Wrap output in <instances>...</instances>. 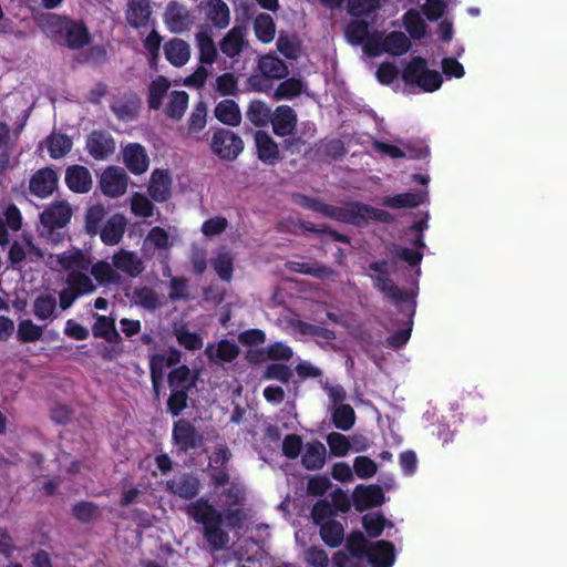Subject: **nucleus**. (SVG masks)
Returning a JSON list of instances; mask_svg holds the SVG:
<instances>
[{
  "label": "nucleus",
  "mask_w": 567,
  "mask_h": 567,
  "mask_svg": "<svg viewBox=\"0 0 567 567\" xmlns=\"http://www.w3.org/2000/svg\"><path fill=\"white\" fill-rule=\"evenodd\" d=\"M45 264L53 271L66 274V287L60 291V307L63 310L69 309L80 297L95 292L97 285L121 282V275L113 262H93L90 251L76 247L60 254H49Z\"/></svg>",
  "instance_id": "1"
},
{
  "label": "nucleus",
  "mask_w": 567,
  "mask_h": 567,
  "mask_svg": "<svg viewBox=\"0 0 567 567\" xmlns=\"http://www.w3.org/2000/svg\"><path fill=\"white\" fill-rule=\"evenodd\" d=\"M245 491L241 485L231 483L223 492L225 499L221 505L224 512L216 509L206 499H198L187 507V513L194 520L203 525V534L214 551L223 550L229 543V535L221 528L225 523L229 528H240L246 519V514L241 508H233L239 505L244 499Z\"/></svg>",
  "instance_id": "2"
},
{
  "label": "nucleus",
  "mask_w": 567,
  "mask_h": 567,
  "mask_svg": "<svg viewBox=\"0 0 567 567\" xmlns=\"http://www.w3.org/2000/svg\"><path fill=\"white\" fill-rule=\"evenodd\" d=\"M295 203L303 208L311 209L338 221L360 225L368 219H382L385 214L380 209L372 208L360 203H349L337 207L322 203L321 200L305 195H296Z\"/></svg>",
  "instance_id": "3"
},
{
  "label": "nucleus",
  "mask_w": 567,
  "mask_h": 567,
  "mask_svg": "<svg viewBox=\"0 0 567 567\" xmlns=\"http://www.w3.org/2000/svg\"><path fill=\"white\" fill-rule=\"evenodd\" d=\"M72 217V208L65 200L51 203L40 215L39 236L51 245L61 244L66 236L64 230Z\"/></svg>",
  "instance_id": "4"
},
{
  "label": "nucleus",
  "mask_w": 567,
  "mask_h": 567,
  "mask_svg": "<svg viewBox=\"0 0 567 567\" xmlns=\"http://www.w3.org/2000/svg\"><path fill=\"white\" fill-rule=\"evenodd\" d=\"M402 78L405 83L415 84L424 92L439 90L443 82L441 73L430 70L422 58H413L404 69Z\"/></svg>",
  "instance_id": "5"
},
{
  "label": "nucleus",
  "mask_w": 567,
  "mask_h": 567,
  "mask_svg": "<svg viewBox=\"0 0 567 567\" xmlns=\"http://www.w3.org/2000/svg\"><path fill=\"white\" fill-rule=\"evenodd\" d=\"M210 148L218 157L234 161L243 152L244 142L234 132L220 128L213 134Z\"/></svg>",
  "instance_id": "6"
},
{
  "label": "nucleus",
  "mask_w": 567,
  "mask_h": 567,
  "mask_svg": "<svg viewBox=\"0 0 567 567\" xmlns=\"http://www.w3.org/2000/svg\"><path fill=\"white\" fill-rule=\"evenodd\" d=\"M410 45V40L403 32L393 31L381 41L369 40L364 44V50L374 56L383 52L392 55H402L409 51Z\"/></svg>",
  "instance_id": "7"
},
{
  "label": "nucleus",
  "mask_w": 567,
  "mask_h": 567,
  "mask_svg": "<svg viewBox=\"0 0 567 567\" xmlns=\"http://www.w3.org/2000/svg\"><path fill=\"white\" fill-rule=\"evenodd\" d=\"M163 19L167 29L177 34L188 31L194 23V17L187 7L176 1L168 2Z\"/></svg>",
  "instance_id": "8"
},
{
  "label": "nucleus",
  "mask_w": 567,
  "mask_h": 567,
  "mask_svg": "<svg viewBox=\"0 0 567 567\" xmlns=\"http://www.w3.org/2000/svg\"><path fill=\"white\" fill-rule=\"evenodd\" d=\"M199 11L215 29L224 30L230 23V9L224 0H202Z\"/></svg>",
  "instance_id": "9"
},
{
  "label": "nucleus",
  "mask_w": 567,
  "mask_h": 567,
  "mask_svg": "<svg viewBox=\"0 0 567 567\" xmlns=\"http://www.w3.org/2000/svg\"><path fill=\"white\" fill-rule=\"evenodd\" d=\"M172 435L175 445L182 451L197 449L203 443V435L186 420L174 423Z\"/></svg>",
  "instance_id": "10"
},
{
  "label": "nucleus",
  "mask_w": 567,
  "mask_h": 567,
  "mask_svg": "<svg viewBox=\"0 0 567 567\" xmlns=\"http://www.w3.org/2000/svg\"><path fill=\"white\" fill-rule=\"evenodd\" d=\"M100 186L104 195L120 197L126 192L127 175L123 168L109 167L101 176Z\"/></svg>",
  "instance_id": "11"
},
{
  "label": "nucleus",
  "mask_w": 567,
  "mask_h": 567,
  "mask_svg": "<svg viewBox=\"0 0 567 567\" xmlns=\"http://www.w3.org/2000/svg\"><path fill=\"white\" fill-rule=\"evenodd\" d=\"M58 186V175L51 168H42L34 173L29 182V190L37 197L50 196Z\"/></svg>",
  "instance_id": "12"
},
{
  "label": "nucleus",
  "mask_w": 567,
  "mask_h": 567,
  "mask_svg": "<svg viewBox=\"0 0 567 567\" xmlns=\"http://www.w3.org/2000/svg\"><path fill=\"white\" fill-rule=\"evenodd\" d=\"M353 504L360 512L381 505L384 494L379 485H358L352 494Z\"/></svg>",
  "instance_id": "13"
},
{
  "label": "nucleus",
  "mask_w": 567,
  "mask_h": 567,
  "mask_svg": "<svg viewBox=\"0 0 567 567\" xmlns=\"http://www.w3.org/2000/svg\"><path fill=\"white\" fill-rule=\"evenodd\" d=\"M123 161L130 172L135 175L145 173L150 166L147 152L138 143H131L124 147Z\"/></svg>",
  "instance_id": "14"
},
{
  "label": "nucleus",
  "mask_w": 567,
  "mask_h": 567,
  "mask_svg": "<svg viewBox=\"0 0 567 567\" xmlns=\"http://www.w3.org/2000/svg\"><path fill=\"white\" fill-rule=\"evenodd\" d=\"M86 150L95 159H105L115 151V142L111 134L94 131L86 141Z\"/></svg>",
  "instance_id": "15"
},
{
  "label": "nucleus",
  "mask_w": 567,
  "mask_h": 567,
  "mask_svg": "<svg viewBox=\"0 0 567 567\" xmlns=\"http://www.w3.org/2000/svg\"><path fill=\"white\" fill-rule=\"evenodd\" d=\"M59 308L63 310L53 292L40 293L33 301V315L40 321L55 320L59 317Z\"/></svg>",
  "instance_id": "16"
},
{
  "label": "nucleus",
  "mask_w": 567,
  "mask_h": 567,
  "mask_svg": "<svg viewBox=\"0 0 567 567\" xmlns=\"http://www.w3.org/2000/svg\"><path fill=\"white\" fill-rule=\"evenodd\" d=\"M126 297L135 306L151 311L156 310L164 303V297L148 286L136 287L131 292L126 293Z\"/></svg>",
  "instance_id": "17"
},
{
  "label": "nucleus",
  "mask_w": 567,
  "mask_h": 567,
  "mask_svg": "<svg viewBox=\"0 0 567 567\" xmlns=\"http://www.w3.org/2000/svg\"><path fill=\"white\" fill-rule=\"evenodd\" d=\"M367 557L373 567H391L395 560L394 546L386 540L375 542L369 546Z\"/></svg>",
  "instance_id": "18"
},
{
  "label": "nucleus",
  "mask_w": 567,
  "mask_h": 567,
  "mask_svg": "<svg viewBox=\"0 0 567 567\" xmlns=\"http://www.w3.org/2000/svg\"><path fill=\"white\" fill-rule=\"evenodd\" d=\"M271 124L274 133L278 136H287L293 133L297 125V115L288 105H280L272 113Z\"/></svg>",
  "instance_id": "19"
},
{
  "label": "nucleus",
  "mask_w": 567,
  "mask_h": 567,
  "mask_svg": "<svg viewBox=\"0 0 567 567\" xmlns=\"http://www.w3.org/2000/svg\"><path fill=\"white\" fill-rule=\"evenodd\" d=\"M245 44V29L243 27L235 25L221 38L219 41V49L227 58L234 59L239 56Z\"/></svg>",
  "instance_id": "20"
},
{
  "label": "nucleus",
  "mask_w": 567,
  "mask_h": 567,
  "mask_svg": "<svg viewBox=\"0 0 567 567\" xmlns=\"http://www.w3.org/2000/svg\"><path fill=\"white\" fill-rule=\"evenodd\" d=\"M112 261L116 270L126 274L130 277H137L144 270V264L137 254L121 249L114 254Z\"/></svg>",
  "instance_id": "21"
},
{
  "label": "nucleus",
  "mask_w": 567,
  "mask_h": 567,
  "mask_svg": "<svg viewBox=\"0 0 567 567\" xmlns=\"http://www.w3.org/2000/svg\"><path fill=\"white\" fill-rule=\"evenodd\" d=\"M65 183L72 192L84 194L92 188V176L86 167L73 165L65 172Z\"/></svg>",
  "instance_id": "22"
},
{
  "label": "nucleus",
  "mask_w": 567,
  "mask_h": 567,
  "mask_svg": "<svg viewBox=\"0 0 567 567\" xmlns=\"http://www.w3.org/2000/svg\"><path fill=\"white\" fill-rule=\"evenodd\" d=\"M172 178L166 171L155 169L150 179L148 194L155 202H165L171 196Z\"/></svg>",
  "instance_id": "23"
},
{
  "label": "nucleus",
  "mask_w": 567,
  "mask_h": 567,
  "mask_svg": "<svg viewBox=\"0 0 567 567\" xmlns=\"http://www.w3.org/2000/svg\"><path fill=\"white\" fill-rule=\"evenodd\" d=\"M89 39L86 28L80 22L70 20L58 43L69 49L78 50L85 47L89 43Z\"/></svg>",
  "instance_id": "24"
},
{
  "label": "nucleus",
  "mask_w": 567,
  "mask_h": 567,
  "mask_svg": "<svg viewBox=\"0 0 567 567\" xmlns=\"http://www.w3.org/2000/svg\"><path fill=\"white\" fill-rule=\"evenodd\" d=\"M69 21L70 19L54 13H44L37 19L41 31L55 42L60 41L63 32L68 28Z\"/></svg>",
  "instance_id": "25"
},
{
  "label": "nucleus",
  "mask_w": 567,
  "mask_h": 567,
  "mask_svg": "<svg viewBox=\"0 0 567 567\" xmlns=\"http://www.w3.org/2000/svg\"><path fill=\"white\" fill-rule=\"evenodd\" d=\"M152 10L148 0H130L125 17L127 23L137 29L147 24Z\"/></svg>",
  "instance_id": "26"
},
{
  "label": "nucleus",
  "mask_w": 567,
  "mask_h": 567,
  "mask_svg": "<svg viewBox=\"0 0 567 567\" xmlns=\"http://www.w3.org/2000/svg\"><path fill=\"white\" fill-rule=\"evenodd\" d=\"M371 279L373 280L374 287L395 305L400 306L405 302L413 303V297L394 285L391 279L383 276H371Z\"/></svg>",
  "instance_id": "27"
},
{
  "label": "nucleus",
  "mask_w": 567,
  "mask_h": 567,
  "mask_svg": "<svg viewBox=\"0 0 567 567\" xmlns=\"http://www.w3.org/2000/svg\"><path fill=\"white\" fill-rule=\"evenodd\" d=\"M126 228V219L123 215H113L106 224L100 228L101 239L105 245H116L123 238Z\"/></svg>",
  "instance_id": "28"
},
{
  "label": "nucleus",
  "mask_w": 567,
  "mask_h": 567,
  "mask_svg": "<svg viewBox=\"0 0 567 567\" xmlns=\"http://www.w3.org/2000/svg\"><path fill=\"white\" fill-rule=\"evenodd\" d=\"M94 323L92 326V333L95 338L104 339L110 343H117L121 341V334L116 330L115 319L102 315H94Z\"/></svg>",
  "instance_id": "29"
},
{
  "label": "nucleus",
  "mask_w": 567,
  "mask_h": 567,
  "mask_svg": "<svg viewBox=\"0 0 567 567\" xmlns=\"http://www.w3.org/2000/svg\"><path fill=\"white\" fill-rule=\"evenodd\" d=\"M164 53L174 66L181 68L190 59V47L182 39H172L165 43Z\"/></svg>",
  "instance_id": "30"
},
{
  "label": "nucleus",
  "mask_w": 567,
  "mask_h": 567,
  "mask_svg": "<svg viewBox=\"0 0 567 567\" xmlns=\"http://www.w3.org/2000/svg\"><path fill=\"white\" fill-rule=\"evenodd\" d=\"M327 449L321 442H311L305 446L301 457L302 465L309 471H317L324 466Z\"/></svg>",
  "instance_id": "31"
},
{
  "label": "nucleus",
  "mask_w": 567,
  "mask_h": 567,
  "mask_svg": "<svg viewBox=\"0 0 567 567\" xmlns=\"http://www.w3.org/2000/svg\"><path fill=\"white\" fill-rule=\"evenodd\" d=\"M238 353V347L228 340H223L218 343H209L205 349V354L215 363L230 362Z\"/></svg>",
  "instance_id": "32"
},
{
  "label": "nucleus",
  "mask_w": 567,
  "mask_h": 567,
  "mask_svg": "<svg viewBox=\"0 0 567 567\" xmlns=\"http://www.w3.org/2000/svg\"><path fill=\"white\" fill-rule=\"evenodd\" d=\"M188 106V94L185 91L173 90L167 94L163 104L164 113L172 120L179 121Z\"/></svg>",
  "instance_id": "33"
},
{
  "label": "nucleus",
  "mask_w": 567,
  "mask_h": 567,
  "mask_svg": "<svg viewBox=\"0 0 567 567\" xmlns=\"http://www.w3.org/2000/svg\"><path fill=\"white\" fill-rule=\"evenodd\" d=\"M196 45L199 51V60L204 64L212 65L218 55L214 39L208 29H202L195 33Z\"/></svg>",
  "instance_id": "34"
},
{
  "label": "nucleus",
  "mask_w": 567,
  "mask_h": 567,
  "mask_svg": "<svg viewBox=\"0 0 567 567\" xmlns=\"http://www.w3.org/2000/svg\"><path fill=\"white\" fill-rule=\"evenodd\" d=\"M166 487L173 494L183 497V498H192L194 497L199 487V483L197 478L189 475H181L175 477L166 483Z\"/></svg>",
  "instance_id": "35"
},
{
  "label": "nucleus",
  "mask_w": 567,
  "mask_h": 567,
  "mask_svg": "<svg viewBox=\"0 0 567 567\" xmlns=\"http://www.w3.org/2000/svg\"><path fill=\"white\" fill-rule=\"evenodd\" d=\"M255 143L260 161L272 164L276 159H278L279 147L267 133L261 131L257 132L255 134Z\"/></svg>",
  "instance_id": "36"
},
{
  "label": "nucleus",
  "mask_w": 567,
  "mask_h": 567,
  "mask_svg": "<svg viewBox=\"0 0 567 567\" xmlns=\"http://www.w3.org/2000/svg\"><path fill=\"white\" fill-rule=\"evenodd\" d=\"M258 69L268 79L280 80L288 74L287 65L279 58L267 54L259 59Z\"/></svg>",
  "instance_id": "37"
},
{
  "label": "nucleus",
  "mask_w": 567,
  "mask_h": 567,
  "mask_svg": "<svg viewBox=\"0 0 567 567\" xmlns=\"http://www.w3.org/2000/svg\"><path fill=\"white\" fill-rule=\"evenodd\" d=\"M215 116L229 126H237L241 121L239 107L233 100L220 101L215 107Z\"/></svg>",
  "instance_id": "38"
},
{
  "label": "nucleus",
  "mask_w": 567,
  "mask_h": 567,
  "mask_svg": "<svg viewBox=\"0 0 567 567\" xmlns=\"http://www.w3.org/2000/svg\"><path fill=\"white\" fill-rule=\"evenodd\" d=\"M289 269L295 272L309 275L318 279H327L336 276V271L330 267L318 262H289Z\"/></svg>",
  "instance_id": "39"
},
{
  "label": "nucleus",
  "mask_w": 567,
  "mask_h": 567,
  "mask_svg": "<svg viewBox=\"0 0 567 567\" xmlns=\"http://www.w3.org/2000/svg\"><path fill=\"white\" fill-rule=\"evenodd\" d=\"M169 86V82L163 76L152 81L148 87V105L151 109L158 110L163 106L167 94L171 92Z\"/></svg>",
  "instance_id": "40"
},
{
  "label": "nucleus",
  "mask_w": 567,
  "mask_h": 567,
  "mask_svg": "<svg viewBox=\"0 0 567 567\" xmlns=\"http://www.w3.org/2000/svg\"><path fill=\"white\" fill-rule=\"evenodd\" d=\"M290 328L293 330V332L302 334V336H310L316 337L326 341H331L336 339V334L333 331L326 329L320 326H315L308 322H305L299 319H293L290 321Z\"/></svg>",
  "instance_id": "41"
},
{
  "label": "nucleus",
  "mask_w": 567,
  "mask_h": 567,
  "mask_svg": "<svg viewBox=\"0 0 567 567\" xmlns=\"http://www.w3.org/2000/svg\"><path fill=\"white\" fill-rule=\"evenodd\" d=\"M256 38L262 43H270L276 35V23L268 13H260L254 20Z\"/></svg>",
  "instance_id": "42"
},
{
  "label": "nucleus",
  "mask_w": 567,
  "mask_h": 567,
  "mask_svg": "<svg viewBox=\"0 0 567 567\" xmlns=\"http://www.w3.org/2000/svg\"><path fill=\"white\" fill-rule=\"evenodd\" d=\"M320 536L330 547H338L344 538L343 526L336 520H327L320 525Z\"/></svg>",
  "instance_id": "43"
},
{
  "label": "nucleus",
  "mask_w": 567,
  "mask_h": 567,
  "mask_svg": "<svg viewBox=\"0 0 567 567\" xmlns=\"http://www.w3.org/2000/svg\"><path fill=\"white\" fill-rule=\"evenodd\" d=\"M43 337V328L31 319L20 320L17 328V338L22 343H33Z\"/></svg>",
  "instance_id": "44"
},
{
  "label": "nucleus",
  "mask_w": 567,
  "mask_h": 567,
  "mask_svg": "<svg viewBox=\"0 0 567 567\" xmlns=\"http://www.w3.org/2000/svg\"><path fill=\"white\" fill-rule=\"evenodd\" d=\"M234 257L225 249H219L212 259V266L220 279L229 281L233 276Z\"/></svg>",
  "instance_id": "45"
},
{
  "label": "nucleus",
  "mask_w": 567,
  "mask_h": 567,
  "mask_svg": "<svg viewBox=\"0 0 567 567\" xmlns=\"http://www.w3.org/2000/svg\"><path fill=\"white\" fill-rule=\"evenodd\" d=\"M414 246H415V249H410V248L400 247V246H393V248L391 249V254L394 257L409 262L410 265H416L421 261V259L423 257L421 249L425 247L423 237L421 235H419L416 237V239L414 240Z\"/></svg>",
  "instance_id": "46"
},
{
  "label": "nucleus",
  "mask_w": 567,
  "mask_h": 567,
  "mask_svg": "<svg viewBox=\"0 0 567 567\" xmlns=\"http://www.w3.org/2000/svg\"><path fill=\"white\" fill-rule=\"evenodd\" d=\"M247 118L256 126H265L271 122L272 113L270 107L261 101H252L247 110Z\"/></svg>",
  "instance_id": "47"
},
{
  "label": "nucleus",
  "mask_w": 567,
  "mask_h": 567,
  "mask_svg": "<svg viewBox=\"0 0 567 567\" xmlns=\"http://www.w3.org/2000/svg\"><path fill=\"white\" fill-rule=\"evenodd\" d=\"M333 424L341 431H349L355 421L354 410L349 404H339L332 413Z\"/></svg>",
  "instance_id": "48"
},
{
  "label": "nucleus",
  "mask_w": 567,
  "mask_h": 567,
  "mask_svg": "<svg viewBox=\"0 0 567 567\" xmlns=\"http://www.w3.org/2000/svg\"><path fill=\"white\" fill-rule=\"evenodd\" d=\"M168 383L171 389L189 390L194 386V378L188 367L181 365L174 369L168 375Z\"/></svg>",
  "instance_id": "49"
},
{
  "label": "nucleus",
  "mask_w": 567,
  "mask_h": 567,
  "mask_svg": "<svg viewBox=\"0 0 567 567\" xmlns=\"http://www.w3.org/2000/svg\"><path fill=\"white\" fill-rule=\"evenodd\" d=\"M72 148V141L65 134H52L48 138V151L53 158L64 156Z\"/></svg>",
  "instance_id": "50"
},
{
  "label": "nucleus",
  "mask_w": 567,
  "mask_h": 567,
  "mask_svg": "<svg viewBox=\"0 0 567 567\" xmlns=\"http://www.w3.org/2000/svg\"><path fill=\"white\" fill-rule=\"evenodd\" d=\"M423 195L419 193H404L384 199V205L392 208H410L420 205Z\"/></svg>",
  "instance_id": "51"
},
{
  "label": "nucleus",
  "mask_w": 567,
  "mask_h": 567,
  "mask_svg": "<svg viewBox=\"0 0 567 567\" xmlns=\"http://www.w3.org/2000/svg\"><path fill=\"white\" fill-rule=\"evenodd\" d=\"M362 524L370 537H378L386 526H393L391 522H386L382 515L377 513L364 515L362 518Z\"/></svg>",
  "instance_id": "52"
},
{
  "label": "nucleus",
  "mask_w": 567,
  "mask_h": 567,
  "mask_svg": "<svg viewBox=\"0 0 567 567\" xmlns=\"http://www.w3.org/2000/svg\"><path fill=\"white\" fill-rule=\"evenodd\" d=\"M174 336L178 343L188 350H198L203 347V339L183 324L174 328Z\"/></svg>",
  "instance_id": "53"
},
{
  "label": "nucleus",
  "mask_w": 567,
  "mask_h": 567,
  "mask_svg": "<svg viewBox=\"0 0 567 567\" xmlns=\"http://www.w3.org/2000/svg\"><path fill=\"white\" fill-rule=\"evenodd\" d=\"M404 25L413 39H421L425 35L424 20L415 10H409L404 14Z\"/></svg>",
  "instance_id": "54"
},
{
  "label": "nucleus",
  "mask_w": 567,
  "mask_h": 567,
  "mask_svg": "<svg viewBox=\"0 0 567 567\" xmlns=\"http://www.w3.org/2000/svg\"><path fill=\"white\" fill-rule=\"evenodd\" d=\"M327 444L329 445L331 454L337 457L346 456L351 450V443L348 437L338 432L328 434Z\"/></svg>",
  "instance_id": "55"
},
{
  "label": "nucleus",
  "mask_w": 567,
  "mask_h": 567,
  "mask_svg": "<svg viewBox=\"0 0 567 567\" xmlns=\"http://www.w3.org/2000/svg\"><path fill=\"white\" fill-rule=\"evenodd\" d=\"M302 91V82L298 79L290 78L281 82L274 93V99L279 101L284 99H292L298 96Z\"/></svg>",
  "instance_id": "56"
},
{
  "label": "nucleus",
  "mask_w": 567,
  "mask_h": 567,
  "mask_svg": "<svg viewBox=\"0 0 567 567\" xmlns=\"http://www.w3.org/2000/svg\"><path fill=\"white\" fill-rule=\"evenodd\" d=\"M353 472L361 480H369L378 472L377 463L368 456H357L353 461Z\"/></svg>",
  "instance_id": "57"
},
{
  "label": "nucleus",
  "mask_w": 567,
  "mask_h": 567,
  "mask_svg": "<svg viewBox=\"0 0 567 567\" xmlns=\"http://www.w3.org/2000/svg\"><path fill=\"white\" fill-rule=\"evenodd\" d=\"M206 123L207 105L200 101L195 105L188 118V132L197 133L206 126Z\"/></svg>",
  "instance_id": "58"
},
{
  "label": "nucleus",
  "mask_w": 567,
  "mask_h": 567,
  "mask_svg": "<svg viewBox=\"0 0 567 567\" xmlns=\"http://www.w3.org/2000/svg\"><path fill=\"white\" fill-rule=\"evenodd\" d=\"M145 245L153 246L159 250H166L172 246V241L169 240L168 233L162 227H153L146 238Z\"/></svg>",
  "instance_id": "59"
},
{
  "label": "nucleus",
  "mask_w": 567,
  "mask_h": 567,
  "mask_svg": "<svg viewBox=\"0 0 567 567\" xmlns=\"http://www.w3.org/2000/svg\"><path fill=\"white\" fill-rule=\"evenodd\" d=\"M8 260L13 269L21 270L27 260V238L23 243L14 241L8 252Z\"/></svg>",
  "instance_id": "60"
},
{
  "label": "nucleus",
  "mask_w": 567,
  "mask_h": 567,
  "mask_svg": "<svg viewBox=\"0 0 567 567\" xmlns=\"http://www.w3.org/2000/svg\"><path fill=\"white\" fill-rule=\"evenodd\" d=\"M132 213L140 217H151L154 213L153 203L143 194L135 193L131 198Z\"/></svg>",
  "instance_id": "61"
},
{
  "label": "nucleus",
  "mask_w": 567,
  "mask_h": 567,
  "mask_svg": "<svg viewBox=\"0 0 567 567\" xmlns=\"http://www.w3.org/2000/svg\"><path fill=\"white\" fill-rule=\"evenodd\" d=\"M105 216V209L102 205L91 206L85 215V228L91 235H95L100 230V224Z\"/></svg>",
  "instance_id": "62"
},
{
  "label": "nucleus",
  "mask_w": 567,
  "mask_h": 567,
  "mask_svg": "<svg viewBox=\"0 0 567 567\" xmlns=\"http://www.w3.org/2000/svg\"><path fill=\"white\" fill-rule=\"evenodd\" d=\"M346 35L348 40L353 44H360L363 43L365 40L367 42L370 40L368 39V25L362 21H353L349 23L346 29Z\"/></svg>",
  "instance_id": "63"
},
{
  "label": "nucleus",
  "mask_w": 567,
  "mask_h": 567,
  "mask_svg": "<svg viewBox=\"0 0 567 567\" xmlns=\"http://www.w3.org/2000/svg\"><path fill=\"white\" fill-rule=\"evenodd\" d=\"M305 560L308 567H328L329 556L322 548L310 547L305 551Z\"/></svg>",
  "instance_id": "64"
}]
</instances>
